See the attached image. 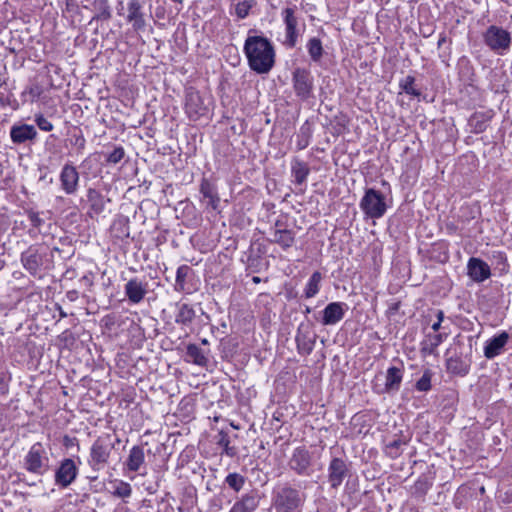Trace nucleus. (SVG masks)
Returning <instances> with one entry per match:
<instances>
[{
    "label": "nucleus",
    "mask_w": 512,
    "mask_h": 512,
    "mask_svg": "<svg viewBox=\"0 0 512 512\" xmlns=\"http://www.w3.org/2000/svg\"><path fill=\"white\" fill-rule=\"evenodd\" d=\"M244 53L250 69L258 74L268 73L275 63V50L272 43L263 36H248Z\"/></svg>",
    "instance_id": "1"
},
{
    "label": "nucleus",
    "mask_w": 512,
    "mask_h": 512,
    "mask_svg": "<svg viewBox=\"0 0 512 512\" xmlns=\"http://www.w3.org/2000/svg\"><path fill=\"white\" fill-rule=\"evenodd\" d=\"M114 449V443L109 434L99 436L91 445L88 465L93 471L102 470L108 463Z\"/></svg>",
    "instance_id": "2"
},
{
    "label": "nucleus",
    "mask_w": 512,
    "mask_h": 512,
    "mask_svg": "<svg viewBox=\"0 0 512 512\" xmlns=\"http://www.w3.org/2000/svg\"><path fill=\"white\" fill-rule=\"evenodd\" d=\"M292 87L296 97L302 102L315 98L314 77L307 68L297 67L292 72Z\"/></svg>",
    "instance_id": "3"
},
{
    "label": "nucleus",
    "mask_w": 512,
    "mask_h": 512,
    "mask_svg": "<svg viewBox=\"0 0 512 512\" xmlns=\"http://www.w3.org/2000/svg\"><path fill=\"white\" fill-rule=\"evenodd\" d=\"M359 206L366 218L370 219H379L383 217L387 211L384 194L374 188H367L365 190Z\"/></svg>",
    "instance_id": "4"
},
{
    "label": "nucleus",
    "mask_w": 512,
    "mask_h": 512,
    "mask_svg": "<svg viewBox=\"0 0 512 512\" xmlns=\"http://www.w3.org/2000/svg\"><path fill=\"white\" fill-rule=\"evenodd\" d=\"M110 233L114 239L112 251L116 254H127L129 252L127 247L132 243L129 231V218L124 215H118L110 227Z\"/></svg>",
    "instance_id": "5"
},
{
    "label": "nucleus",
    "mask_w": 512,
    "mask_h": 512,
    "mask_svg": "<svg viewBox=\"0 0 512 512\" xmlns=\"http://www.w3.org/2000/svg\"><path fill=\"white\" fill-rule=\"evenodd\" d=\"M296 7H287L282 10L283 22L285 25V39L283 45L289 49L296 47L298 38L302 35L305 30V23L295 14Z\"/></svg>",
    "instance_id": "6"
},
{
    "label": "nucleus",
    "mask_w": 512,
    "mask_h": 512,
    "mask_svg": "<svg viewBox=\"0 0 512 512\" xmlns=\"http://www.w3.org/2000/svg\"><path fill=\"white\" fill-rule=\"evenodd\" d=\"M24 467L27 471L43 475L50 469V459L41 443H35L31 446L24 458Z\"/></svg>",
    "instance_id": "7"
},
{
    "label": "nucleus",
    "mask_w": 512,
    "mask_h": 512,
    "mask_svg": "<svg viewBox=\"0 0 512 512\" xmlns=\"http://www.w3.org/2000/svg\"><path fill=\"white\" fill-rule=\"evenodd\" d=\"M478 208L464 205L459 209L458 223L461 237H474L481 232Z\"/></svg>",
    "instance_id": "8"
},
{
    "label": "nucleus",
    "mask_w": 512,
    "mask_h": 512,
    "mask_svg": "<svg viewBox=\"0 0 512 512\" xmlns=\"http://www.w3.org/2000/svg\"><path fill=\"white\" fill-rule=\"evenodd\" d=\"M304 498L299 491L292 488H283L276 496V512H301Z\"/></svg>",
    "instance_id": "9"
},
{
    "label": "nucleus",
    "mask_w": 512,
    "mask_h": 512,
    "mask_svg": "<svg viewBox=\"0 0 512 512\" xmlns=\"http://www.w3.org/2000/svg\"><path fill=\"white\" fill-rule=\"evenodd\" d=\"M485 44L495 52H502L510 47L511 36L510 33L495 25L487 28L483 35Z\"/></svg>",
    "instance_id": "10"
},
{
    "label": "nucleus",
    "mask_w": 512,
    "mask_h": 512,
    "mask_svg": "<svg viewBox=\"0 0 512 512\" xmlns=\"http://www.w3.org/2000/svg\"><path fill=\"white\" fill-rule=\"evenodd\" d=\"M185 112L190 120L197 121L208 113V107L200 93L189 89L185 97Z\"/></svg>",
    "instance_id": "11"
},
{
    "label": "nucleus",
    "mask_w": 512,
    "mask_h": 512,
    "mask_svg": "<svg viewBox=\"0 0 512 512\" xmlns=\"http://www.w3.org/2000/svg\"><path fill=\"white\" fill-rule=\"evenodd\" d=\"M348 309L345 302H331L321 312L319 321L324 326H334L344 318Z\"/></svg>",
    "instance_id": "12"
},
{
    "label": "nucleus",
    "mask_w": 512,
    "mask_h": 512,
    "mask_svg": "<svg viewBox=\"0 0 512 512\" xmlns=\"http://www.w3.org/2000/svg\"><path fill=\"white\" fill-rule=\"evenodd\" d=\"M61 189L67 194H75L79 186V172L76 167L71 163H66L61 169L59 175Z\"/></svg>",
    "instance_id": "13"
},
{
    "label": "nucleus",
    "mask_w": 512,
    "mask_h": 512,
    "mask_svg": "<svg viewBox=\"0 0 512 512\" xmlns=\"http://www.w3.org/2000/svg\"><path fill=\"white\" fill-rule=\"evenodd\" d=\"M78 467L74 460L64 459L55 472V483L63 488L68 487L77 477Z\"/></svg>",
    "instance_id": "14"
},
{
    "label": "nucleus",
    "mask_w": 512,
    "mask_h": 512,
    "mask_svg": "<svg viewBox=\"0 0 512 512\" xmlns=\"http://www.w3.org/2000/svg\"><path fill=\"white\" fill-rule=\"evenodd\" d=\"M510 340V334L506 331H501L500 333L492 336L488 340H486L483 353L487 359H493L500 354H502L505 350L506 345Z\"/></svg>",
    "instance_id": "15"
},
{
    "label": "nucleus",
    "mask_w": 512,
    "mask_h": 512,
    "mask_svg": "<svg viewBox=\"0 0 512 512\" xmlns=\"http://www.w3.org/2000/svg\"><path fill=\"white\" fill-rule=\"evenodd\" d=\"M110 199L105 197L100 191L95 188H88L86 192V205L89 207L88 215L91 218L98 217L106 208Z\"/></svg>",
    "instance_id": "16"
},
{
    "label": "nucleus",
    "mask_w": 512,
    "mask_h": 512,
    "mask_svg": "<svg viewBox=\"0 0 512 512\" xmlns=\"http://www.w3.org/2000/svg\"><path fill=\"white\" fill-rule=\"evenodd\" d=\"M37 131L33 125L16 123L10 128V138L13 144L21 145L28 141H35Z\"/></svg>",
    "instance_id": "17"
},
{
    "label": "nucleus",
    "mask_w": 512,
    "mask_h": 512,
    "mask_svg": "<svg viewBox=\"0 0 512 512\" xmlns=\"http://www.w3.org/2000/svg\"><path fill=\"white\" fill-rule=\"evenodd\" d=\"M127 21L132 24L135 32H142L146 28V20L139 0H130L128 3Z\"/></svg>",
    "instance_id": "18"
},
{
    "label": "nucleus",
    "mask_w": 512,
    "mask_h": 512,
    "mask_svg": "<svg viewBox=\"0 0 512 512\" xmlns=\"http://www.w3.org/2000/svg\"><path fill=\"white\" fill-rule=\"evenodd\" d=\"M347 465L343 459L333 458L328 467V481L333 488L339 487L347 475Z\"/></svg>",
    "instance_id": "19"
},
{
    "label": "nucleus",
    "mask_w": 512,
    "mask_h": 512,
    "mask_svg": "<svg viewBox=\"0 0 512 512\" xmlns=\"http://www.w3.org/2000/svg\"><path fill=\"white\" fill-rule=\"evenodd\" d=\"M311 464V456L307 449L296 448L290 459V466L298 474H306Z\"/></svg>",
    "instance_id": "20"
},
{
    "label": "nucleus",
    "mask_w": 512,
    "mask_h": 512,
    "mask_svg": "<svg viewBox=\"0 0 512 512\" xmlns=\"http://www.w3.org/2000/svg\"><path fill=\"white\" fill-rule=\"evenodd\" d=\"M124 467L129 472H138L145 467V453L143 447L135 445L129 450Z\"/></svg>",
    "instance_id": "21"
},
{
    "label": "nucleus",
    "mask_w": 512,
    "mask_h": 512,
    "mask_svg": "<svg viewBox=\"0 0 512 512\" xmlns=\"http://www.w3.org/2000/svg\"><path fill=\"white\" fill-rule=\"evenodd\" d=\"M468 275L476 282H482L490 276V267L481 258H470Z\"/></svg>",
    "instance_id": "22"
},
{
    "label": "nucleus",
    "mask_w": 512,
    "mask_h": 512,
    "mask_svg": "<svg viewBox=\"0 0 512 512\" xmlns=\"http://www.w3.org/2000/svg\"><path fill=\"white\" fill-rule=\"evenodd\" d=\"M200 193L204 199H207V207L219 212L220 197L216 186L208 179L203 178L200 183Z\"/></svg>",
    "instance_id": "23"
},
{
    "label": "nucleus",
    "mask_w": 512,
    "mask_h": 512,
    "mask_svg": "<svg viewBox=\"0 0 512 512\" xmlns=\"http://www.w3.org/2000/svg\"><path fill=\"white\" fill-rule=\"evenodd\" d=\"M493 116L494 112L492 110L485 112H475L472 114L469 119V126L471 131L475 134H480L486 131Z\"/></svg>",
    "instance_id": "24"
},
{
    "label": "nucleus",
    "mask_w": 512,
    "mask_h": 512,
    "mask_svg": "<svg viewBox=\"0 0 512 512\" xmlns=\"http://www.w3.org/2000/svg\"><path fill=\"white\" fill-rule=\"evenodd\" d=\"M259 505L258 496L254 493L243 495L231 507L229 512H254Z\"/></svg>",
    "instance_id": "25"
},
{
    "label": "nucleus",
    "mask_w": 512,
    "mask_h": 512,
    "mask_svg": "<svg viewBox=\"0 0 512 512\" xmlns=\"http://www.w3.org/2000/svg\"><path fill=\"white\" fill-rule=\"evenodd\" d=\"M446 333H434L426 335L421 343V352L423 355H433L437 347L446 339Z\"/></svg>",
    "instance_id": "26"
},
{
    "label": "nucleus",
    "mask_w": 512,
    "mask_h": 512,
    "mask_svg": "<svg viewBox=\"0 0 512 512\" xmlns=\"http://www.w3.org/2000/svg\"><path fill=\"white\" fill-rule=\"evenodd\" d=\"M125 293L131 302L139 303L144 298L146 290L140 281L132 279L125 285Z\"/></svg>",
    "instance_id": "27"
},
{
    "label": "nucleus",
    "mask_w": 512,
    "mask_h": 512,
    "mask_svg": "<svg viewBox=\"0 0 512 512\" xmlns=\"http://www.w3.org/2000/svg\"><path fill=\"white\" fill-rule=\"evenodd\" d=\"M291 173L294 177V182L298 185H302L307 180L310 168L307 163L299 159H294L291 163Z\"/></svg>",
    "instance_id": "28"
},
{
    "label": "nucleus",
    "mask_w": 512,
    "mask_h": 512,
    "mask_svg": "<svg viewBox=\"0 0 512 512\" xmlns=\"http://www.w3.org/2000/svg\"><path fill=\"white\" fill-rule=\"evenodd\" d=\"M399 88L402 92L407 95H410L418 100L422 97V91L416 84V79L412 75H407L406 77L400 79Z\"/></svg>",
    "instance_id": "29"
},
{
    "label": "nucleus",
    "mask_w": 512,
    "mask_h": 512,
    "mask_svg": "<svg viewBox=\"0 0 512 512\" xmlns=\"http://www.w3.org/2000/svg\"><path fill=\"white\" fill-rule=\"evenodd\" d=\"M403 373L397 367H390L386 373L385 388L387 391H396L402 382Z\"/></svg>",
    "instance_id": "30"
},
{
    "label": "nucleus",
    "mask_w": 512,
    "mask_h": 512,
    "mask_svg": "<svg viewBox=\"0 0 512 512\" xmlns=\"http://www.w3.org/2000/svg\"><path fill=\"white\" fill-rule=\"evenodd\" d=\"M272 241L285 250L294 244L295 235L292 230H275L272 234Z\"/></svg>",
    "instance_id": "31"
},
{
    "label": "nucleus",
    "mask_w": 512,
    "mask_h": 512,
    "mask_svg": "<svg viewBox=\"0 0 512 512\" xmlns=\"http://www.w3.org/2000/svg\"><path fill=\"white\" fill-rule=\"evenodd\" d=\"M186 357L189 362L199 366H204L207 363V357L204 351L195 344H189L187 346Z\"/></svg>",
    "instance_id": "32"
},
{
    "label": "nucleus",
    "mask_w": 512,
    "mask_h": 512,
    "mask_svg": "<svg viewBox=\"0 0 512 512\" xmlns=\"http://www.w3.org/2000/svg\"><path fill=\"white\" fill-rule=\"evenodd\" d=\"M94 8L96 13L92 20L107 21L112 17L111 7L108 0H94Z\"/></svg>",
    "instance_id": "33"
},
{
    "label": "nucleus",
    "mask_w": 512,
    "mask_h": 512,
    "mask_svg": "<svg viewBox=\"0 0 512 512\" xmlns=\"http://www.w3.org/2000/svg\"><path fill=\"white\" fill-rule=\"evenodd\" d=\"M308 54L312 61L319 62L323 56L324 50L319 38L313 37L307 42Z\"/></svg>",
    "instance_id": "34"
},
{
    "label": "nucleus",
    "mask_w": 512,
    "mask_h": 512,
    "mask_svg": "<svg viewBox=\"0 0 512 512\" xmlns=\"http://www.w3.org/2000/svg\"><path fill=\"white\" fill-rule=\"evenodd\" d=\"M312 137V128L309 123L306 121L299 129V133L297 134V142L296 146L298 150H303L308 147L310 143V139Z\"/></svg>",
    "instance_id": "35"
},
{
    "label": "nucleus",
    "mask_w": 512,
    "mask_h": 512,
    "mask_svg": "<svg viewBox=\"0 0 512 512\" xmlns=\"http://www.w3.org/2000/svg\"><path fill=\"white\" fill-rule=\"evenodd\" d=\"M321 281L322 275L320 272L316 271L311 275L304 290L306 298H312L319 292Z\"/></svg>",
    "instance_id": "36"
},
{
    "label": "nucleus",
    "mask_w": 512,
    "mask_h": 512,
    "mask_svg": "<svg viewBox=\"0 0 512 512\" xmlns=\"http://www.w3.org/2000/svg\"><path fill=\"white\" fill-rule=\"evenodd\" d=\"M111 484L113 486V495L119 498H129L132 494V487L129 483L115 479L111 481Z\"/></svg>",
    "instance_id": "37"
},
{
    "label": "nucleus",
    "mask_w": 512,
    "mask_h": 512,
    "mask_svg": "<svg viewBox=\"0 0 512 512\" xmlns=\"http://www.w3.org/2000/svg\"><path fill=\"white\" fill-rule=\"evenodd\" d=\"M195 317V311L188 304H182L179 307L178 313L176 315V322L182 324H189L193 321Z\"/></svg>",
    "instance_id": "38"
},
{
    "label": "nucleus",
    "mask_w": 512,
    "mask_h": 512,
    "mask_svg": "<svg viewBox=\"0 0 512 512\" xmlns=\"http://www.w3.org/2000/svg\"><path fill=\"white\" fill-rule=\"evenodd\" d=\"M256 4L255 0H237L235 3V14L239 19H245L249 11Z\"/></svg>",
    "instance_id": "39"
},
{
    "label": "nucleus",
    "mask_w": 512,
    "mask_h": 512,
    "mask_svg": "<svg viewBox=\"0 0 512 512\" xmlns=\"http://www.w3.org/2000/svg\"><path fill=\"white\" fill-rule=\"evenodd\" d=\"M217 444L223 448V452L230 457L236 455L237 450L235 447L230 446V439L227 433L220 431L218 434Z\"/></svg>",
    "instance_id": "40"
},
{
    "label": "nucleus",
    "mask_w": 512,
    "mask_h": 512,
    "mask_svg": "<svg viewBox=\"0 0 512 512\" xmlns=\"http://www.w3.org/2000/svg\"><path fill=\"white\" fill-rule=\"evenodd\" d=\"M447 368L449 371L455 374L465 375L468 373L469 367L467 364L463 363L462 361L450 358L447 361Z\"/></svg>",
    "instance_id": "41"
},
{
    "label": "nucleus",
    "mask_w": 512,
    "mask_h": 512,
    "mask_svg": "<svg viewBox=\"0 0 512 512\" xmlns=\"http://www.w3.org/2000/svg\"><path fill=\"white\" fill-rule=\"evenodd\" d=\"M225 482L234 491L239 492L245 483V478L238 473H230L226 476Z\"/></svg>",
    "instance_id": "42"
},
{
    "label": "nucleus",
    "mask_w": 512,
    "mask_h": 512,
    "mask_svg": "<svg viewBox=\"0 0 512 512\" xmlns=\"http://www.w3.org/2000/svg\"><path fill=\"white\" fill-rule=\"evenodd\" d=\"M459 74L461 79L466 82H472L474 80V69L468 60L462 61Z\"/></svg>",
    "instance_id": "43"
},
{
    "label": "nucleus",
    "mask_w": 512,
    "mask_h": 512,
    "mask_svg": "<svg viewBox=\"0 0 512 512\" xmlns=\"http://www.w3.org/2000/svg\"><path fill=\"white\" fill-rule=\"evenodd\" d=\"M41 258H21V262L23 266L32 274L37 275L40 270V260Z\"/></svg>",
    "instance_id": "44"
},
{
    "label": "nucleus",
    "mask_w": 512,
    "mask_h": 512,
    "mask_svg": "<svg viewBox=\"0 0 512 512\" xmlns=\"http://www.w3.org/2000/svg\"><path fill=\"white\" fill-rule=\"evenodd\" d=\"M124 156V148L122 146H117L113 149L112 152L106 155V162L108 164H117L124 158Z\"/></svg>",
    "instance_id": "45"
},
{
    "label": "nucleus",
    "mask_w": 512,
    "mask_h": 512,
    "mask_svg": "<svg viewBox=\"0 0 512 512\" xmlns=\"http://www.w3.org/2000/svg\"><path fill=\"white\" fill-rule=\"evenodd\" d=\"M431 377V372L426 370L422 377L416 382V389L421 392L429 391L431 389Z\"/></svg>",
    "instance_id": "46"
},
{
    "label": "nucleus",
    "mask_w": 512,
    "mask_h": 512,
    "mask_svg": "<svg viewBox=\"0 0 512 512\" xmlns=\"http://www.w3.org/2000/svg\"><path fill=\"white\" fill-rule=\"evenodd\" d=\"M70 143L77 148V154H82L86 146V139L82 133L73 134Z\"/></svg>",
    "instance_id": "47"
},
{
    "label": "nucleus",
    "mask_w": 512,
    "mask_h": 512,
    "mask_svg": "<svg viewBox=\"0 0 512 512\" xmlns=\"http://www.w3.org/2000/svg\"><path fill=\"white\" fill-rule=\"evenodd\" d=\"M26 214L31 225L40 230L41 226L44 224V220L40 217V213L30 209L26 211Z\"/></svg>",
    "instance_id": "48"
},
{
    "label": "nucleus",
    "mask_w": 512,
    "mask_h": 512,
    "mask_svg": "<svg viewBox=\"0 0 512 512\" xmlns=\"http://www.w3.org/2000/svg\"><path fill=\"white\" fill-rule=\"evenodd\" d=\"M35 123L42 131L50 132L53 130V124L42 114L35 115Z\"/></svg>",
    "instance_id": "49"
},
{
    "label": "nucleus",
    "mask_w": 512,
    "mask_h": 512,
    "mask_svg": "<svg viewBox=\"0 0 512 512\" xmlns=\"http://www.w3.org/2000/svg\"><path fill=\"white\" fill-rule=\"evenodd\" d=\"M445 229H446V232L450 235H459L460 236V228H459L458 220L447 221L445 223Z\"/></svg>",
    "instance_id": "50"
},
{
    "label": "nucleus",
    "mask_w": 512,
    "mask_h": 512,
    "mask_svg": "<svg viewBox=\"0 0 512 512\" xmlns=\"http://www.w3.org/2000/svg\"><path fill=\"white\" fill-rule=\"evenodd\" d=\"M402 445L400 440H394L386 446V452L392 456L396 457L399 454V447Z\"/></svg>",
    "instance_id": "51"
},
{
    "label": "nucleus",
    "mask_w": 512,
    "mask_h": 512,
    "mask_svg": "<svg viewBox=\"0 0 512 512\" xmlns=\"http://www.w3.org/2000/svg\"><path fill=\"white\" fill-rule=\"evenodd\" d=\"M443 318H444V313H443L441 310H438V311H437V321H436V322H434V323L432 324V326H431V328H432V330H433L434 332H437V331L440 329V327H441V323H442V321H443Z\"/></svg>",
    "instance_id": "52"
},
{
    "label": "nucleus",
    "mask_w": 512,
    "mask_h": 512,
    "mask_svg": "<svg viewBox=\"0 0 512 512\" xmlns=\"http://www.w3.org/2000/svg\"><path fill=\"white\" fill-rule=\"evenodd\" d=\"M65 8L68 12H75L78 10L77 0H65Z\"/></svg>",
    "instance_id": "53"
},
{
    "label": "nucleus",
    "mask_w": 512,
    "mask_h": 512,
    "mask_svg": "<svg viewBox=\"0 0 512 512\" xmlns=\"http://www.w3.org/2000/svg\"><path fill=\"white\" fill-rule=\"evenodd\" d=\"M399 306H400V302H398V301L391 302L388 307V313L390 315H394L398 311Z\"/></svg>",
    "instance_id": "54"
},
{
    "label": "nucleus",
    "mask_w": 512,
    "mask_h": 512,
    "mask_svg": "<svg viewBox=\"0 0 512 512\" xmlns=\"http://www.w3.org/2000/svg\"><path fill=\"white\" fill-rule=\"evenodd\" d=\"M275 230H288V229L286 228V225L284 224L283 220L278 219L274 224L273 232Z\"/></svg>",
    "instance_id": "55"
},
{
    "label": "nucleus",
    "mask_w": 512,
    "mask_h": 512,
    "mask_svg": "<svg viewBox=\"0 0 512 512\" xmlns=\"http://www.w3.org/2000/svg\"><path fill=\"white\" fill-rule=\"evenodd\" d=\"M29 93L33 96V98H38L41 94V88L39 86H33L30 88Z\"/></svg>",
    "instance_id": "56"
},
{
    "label": "nucleus",
    "mask_w": 512,
    "mask_h": 512,
    "mask_svg": "<svg viewBox=\"0 0 512 512\" xmlns=\"http://www.w3.org/2000/svg\"><path fill=\"white\" fill-rule=\"evenodd\" d=\"M9 104V98L6 94L0 93V105L6 106Z\"/></svg>",
    "instance_id": "57"
},
{
    "label": "nucleus",
    "mask_w": 512,
    "mask_h": 512,
    "mask_svg": "<svg viewBox=\"0 0 512 512\" xmlns=\"http://www.w3.org/2000/svg\"><path fill=\"white\" fill-rule=\"evenodd\" d=\"M247 259H248L247 265L249 267H253L255 265V262L258 261L260 258L253 257V258H247Z\"/></svg>",
    "instance_id": "58"
},
{
    "label": "nucleus",
    "mask_w": 512,
    "mask_h": 512,
    "mask_svg": "<svg viewBox=\"0 0 512 512\" xmlns=\"http://www.w3.org/2000/svg\"><path fill=\"white\" fill-rule=\"evenodd\" d=\"M445 42V37H442L438 41V46L440 47Z\"/></svg>",
    "instance_id": "59"
},
{
    "label": "nucleus",
    "mask_w": 512,
    "mask_h": 512,
    "mask_svg": "<svg viewBox=\"0 0 512 512\" xmlns=\"http://www.w3.org/2000/svg\"><path fill=\"white\" fill-rule=\"evenodd\" d=\"M501 1L508 5H512V0H501Z\"/></svg>",
    "instance_id": "60"
},
{
    "label": "nucleus",
    "mask_w": 512,
    "mask_h": 512,
    "mask_svg": "<svg viewBox=\"0 0 512 512\" xmlns=\"http://www.w3.org/2000/svg\"><path fill=\"white\" fill-rule=\"evenodd\" d=\"M253 282H255V283H258V282H260V279H259V277H253Z\"/></svg>",
    "instance_id": "61"
},
{
    "label": "nucleus",
    "mask_w": 512,
    "mask_h": 512,
    "mask_svg": "<svg viewBox=\"0 0 512 512\" xmlns=\"http://www.w3.org/2000/svg\"><path fill=\"white\" fill-rule=\"evenodd\" d=\"M173 2H176V3H181L182 0H172Z\"/></svg>",
    "instance_id": "62"
},
{
    "label": "nucleus",
    "mask_w": 512,
    "mask_h": 512,
    "mask_svg": "<svg viewBox=\"0 0 512 512\" xmlns=\"http://www.w3.org/2000/svg\"><path fill=\"white\" fill-rule=\"evenodd\" d=\"M85 279H86L85 284H88L89 278L86 277Z\"/></svg>",
    "instance_id": "63"
},
{
    "label": "nucleus",
    "mask_w": 512,
    "mask_h": 512,
    "mask_svg": "<svg viewBox=\"0 0 512 512\" xmlns=\"http://www.w3.org/2000/svg\"><path fill=\"white\" fill-rule=\"evenodd\" d=\"M85 279H86L85 284H88L89 278L86 277Z\"/></svg>",
    "instance_id": "64"
}]
</instances>
